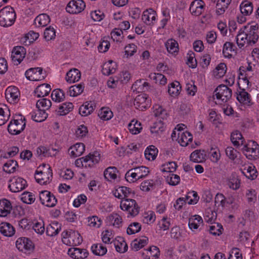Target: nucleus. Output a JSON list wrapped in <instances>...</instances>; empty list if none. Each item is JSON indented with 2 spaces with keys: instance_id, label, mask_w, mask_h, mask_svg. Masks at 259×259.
Segmentation results:
<instances>
[{
  "instance_id": "obj_9",
  "label": "nucleus",
  "mask_w": 259,
  "mask_h": 259,
  "mask_svg": "<svg viewBox=\"0 0 259 259\" xmlns=\"http://www.w3.org/2000/svg\"><path fill=\"white\" fill-rule=\"evenodd\" d=\"M214 93V96H216L217 99L224 103L230 100L232 95L231 89L224 84L219 85L215 90Z\"/></svg>"
},
{
  "instance_id": "obj_12",
  "label": "nucleus",
  "mask_w": 259,
  "mask_h": 259,
  "mask_svg": "<svg viewBox=\"0 0 259 259\" xmlns=\"http://www.w3.org/2000/svg\"><path fill=\"white\" fill-rule=\"evenodd\" d=\"M39 197L41 203L47 207H54L57 202V200L55 196L47 190L40 192Z\"/></svg>"
},
{
  "instance_id": "obj_30",
  "label": "nucleus",
  "mask_w": 259,
  "mask_h": 259,
  "mask_svg": "<svg viewBox=\"0 0 259 259\" xmlns=\"http://www.w3.org/2000/svg\"><path fill=\"white\" fill-rule=\"evenodd\" d=\"M0 232L5 236L11 237L15 234V230L10 223L3 222L0 224Z\"/></svg>"
},
{
  "instance_id": "obj_55",
  "label": "nucleus",
  "mask_w": 259,
  "mask_h": 259,
  "mask_svg": "<svg viewBox=\"0 0 259 259\" xmlns=\"http://www.w3.org/2000/svg\"><path fill=\"white\" fill-rule=\"evenodd\" d=\"M98 116L102 120H108L113 117V114L109 108L103 107L100 110Z\"/></svg>"
},
{
  "instance_id": "obj_23",
  "label": "nucleus",
  "mask_w": 259,
  "mask_h": 259,
  "mask_svg": "<svg viewBox=\"0 0 259 259\" xmlns=\"http://www.w3.org/2000/svg\"><path fill=\"white\" fill-rule=\"evenodd\" d=\"M159 254V249L155 246L149 247L142 253V256L145 259H156L158 257Z\"/></svg>"
},
{
  "instance_id": "obj_64",
  "label": "nucleus",
  "mask_w": 259,
  "mask_h": 259,
  "mask_svg": "<svg viewBox=\"0 0 259 259\" xmlns=\"http://www.w3.org/2000/svg\"><path fill=\"white\" fill-rule=\"evenodd\" d=\"M44 36L47 41L54 39L56 37V31L53 27L51 26L46 28Z\"/></svg>"
},
{
  "instance_id": "obj_46",
  "label": "nucleus",
  "mask_w": 259,
  "mask_h": 259,
  "mask_svg": "<svg viewBox=\"0 0 259 259\" xmlns=\"http://www.w3.org/2000/svg\"><path fill=\"white\" fill-rule=\"evenodd\" d=\"M237 100L244 105H250L251 104V98L249 94L244 90L239 93L237 96Z\"/></svg>"
},
{
  "instance_id": "obj_1",
  "label": "nucleus",
  "mask_w": 259,
  "mask_h": 259,
  "mask_svg": "<svg viewBox=\"0 0 259 259\" xmlns=\"http://www.w3.org/2000/svg\"><path fill=\"white\" fill-rule=\"evenodd\" d=\"M16 15L11 6H6L0 11V25L7 27L12 26L15 21Z\"/></svg>"
},
{
  "instance_id": "obj_11",
  "label": "nucleus",
  "mask_w": 259,
  "mask_h": 259,
  "mask_svg": "<svg viewBox=\"0 0 259 259\" xmlns=\"http://www.w3.org/2000/svg\"><path fill=\"white\" fill-rule=\"evenodd\" d=\"M25 75L26 77L31 81H39L44 79L46 73L43 71L41 67L31 68L26 70Z\"/></svg>"
},
{
  "instance_id": "obj_58",
  "label": "nucleus",
  "mask_w": 259,
  "mask_h": 259,
  "mask_svg": "<svg viewBox=\"0 0 259 259\" xmlns=\"http://www.w3.org/2000/svg\"><path fill=\"white\" fill-rule=\"evenodd\" d=\"M73 108V105L72 103L66 102L62 104L59 107L58 112L60 115H64L68 113Z\"/></svg>"
},
{
  "instance_id": "obj_37",
  "label": "nucleus",
  "mask_w": 259,
  "mask_h": 259,
  "mask_svg": "<svg viewBox=\"0 0 259 259\" xmlns=\"http://www.w3.org/2000/svg\"><path fill=\"white\" fill-rule=\"evenodd\" d=\"M94 107L93 103L87 102L79 107V113L82 116H87L93 112Z\"/></svg>"
},
{
  "instance_id": "obj_3",
  "label": "nucleus",
  "mask_w": 259,
  "mask_h": 259,
  "mask_svg": "<svg viewBox=\"0 0 259 259\" xmlns=\"http://www.w3.org/2000/svg\"><path fill=\"white\" fill-rule=\"evenodd\" d=\"M120 208L123 211L128 212L127 217H135L140 212V207L136 201L133 199H123L121 200L120 204Z\"/></svg>"
},
{
  "instance_id": "obj_8",
  "label": "nucleus",
  "mask_w": 259,
  "mask_h": 259,
  "mask_svg": "<svg viewBox=\"0 0 259 259\" xmlns=\"http://www.w3.org/2000/svg\"><path fill=\"white\" fill-rule=\"evenodd\" d=\"M42 170L35 171V179L36 182L41 185H46L50 183L53 177L52 170L49 165Z\"/></svg>"
},
{
  "instance_id": "obj_39",
  "label": "nucleus",
  "mask_w": 259,
  "mask_h": 259,
  "mask_svg": "<svg viewBox=\"0 0 259 259\" xmlns=\"http://www.w3.org/2000/svg\"><path fill=\"white\" fill-rule=\"evenodd\" d=\"M116 64L113 61L110 60L103 64L102 72L104 75H109L115 73L116 71Z\"/></svg>"
},
{
  "instance_id": "obj_28",
  "label": "nucleus",
  "mask_w": 259,
  "mask_h": 259,
  "mask_svg": "<svg viewBox=\"0 0 259 259\" xmlns=\"http://www.w3.org/2000/svg\"><path fill=\"white\" fill-rule=\"evenodd\" d=\"M12 208L10 201L7 199L0 200V217H6Z\"/></svg>"
},
{
  "instance_id": "obj_53",
  "label": "nucleus",
  "mask_w": 259,
  "mask_h": 259,
  "mask_svg": "<svg viewBox=\"0 0 259 259\" xmlns=\"http://www.w3.org/2000/svg\"><path fill=\"white\" fill-rule=\"evenodd\" d=\"M51 97L53 101L56 102H61L65 99V93L61 89H55L52 92Z\"/></svg>"
},
{
  "instance_id": "obj_41",
  "label": "nucleus",
  "mask_w": 259,
  "mask_h": 259,
  "mask_svg": "<svg viewBox=\"0 0 259 259\" xmlns=\"http://www.w3.org/2000/svg\"><path fill=\"white\" fill-rule=\"evenodd\" d=\"M240 10L244 16L250 15L253 11V5L248 1L242 2L240 5Z\"/></svg>"
},
{
  "instance_id": "obj_6",
  "label": "nucleus",
  "mask_w": 259,
  "mask_h": 259,
  "mask_svg": "<svg viewBox=\"0 0 259 259\" xmlns=\"http://www.w3.org/2000/svg\"><path fill=\"white\" fill-rule=\"evenodd\" d=\"M242 151L249 159L256 160L259 158V145L255 141H249L244 145Z\"/></svg>"
},
{
  "instance_id": "obj_48",
  "label": "nucleus",
  "mask_w": 259,
  "mask_h": 259,
  "mask_svg": "<svg viewBox=\"0 0 259 259\" xmlns=\"http://www.w3.org/2000/svg\"><path fill=\"white\" fill-rule=\"evenodd\" d=\"M231 140L235 146H239L243 144L244 139L241 133L238 131H235L231 134Z\"/></svg>"
},
{
  "instance_id": "obj_7",
  "label": "nucleus",
  "mask_w": 259,
  "mask_h": 259,
  "mask_svg": "<svg viewBox=\"0 0 259 259\" xmlns=\"http://www.w3.org/2000/svg\"><path fill=\"white\" fill-rule=\"evenodd\" d=\"M199 199L197 192L192 191L189 192L185 197L179 198L176 203L174 204V207L176 209L180 210L183 205L188 203L189 204H194L197 203Z\"/></svg>"
},
{
  "instance_id": "obj_31",
  "label": "nucleus",
  "mask_w": 259,
  "mask_h": 259,
  "mask_svg": "<svg viewBox=\"0 0 259 259\" xmlns=\"http://www.w3.org/2000/svg\"><path fill=\"white\" fill-rule=\"evenodd\" d=\"M50 16L46 14L38 15L34 21V25L38 27L46 26L50 22Z\"/></svg>"
},
{
  "instance_id": "obj_10",
  "label": "nucleus",
  "mask_w": 259,
  "mask_h": 259,
  "mask_svg": "<svg viewBox=\"0 0 259 259\" xmlns=\"http://www.w3.org/2000/svg\"><path fill=\"white\" fill-rule=\"evenodd\" d=\"M243 29L248 38V45H252L255 44L258 39V27L257 25L248 24L244 26Z\"/></svg>"
},
{
  "instance_id": "obj_33",
  "label": "nucleus",
  "mask_w": 259,
  "mask_h": 259,
  "mask_svg": "<svg viewBox=\"0 0 259 259\" xmlns=\"http://www.w3.org/2000/svg\"><path fill=\"white\" fill-rule=\"evenodd\" d=\"M155 12L153 9H149L144 11L142 19L147 25H150L155 20Z\"/></svg>"
},
{
  "instance_id": "obj_49",
  "label": "nucleus",
  "mask_w": 259,
  "mask_h": 259,
  "mask_svg": "<svg viewBox=\"0 0 259 259\" xmlns=\"http://www.w3.org/2000/svg\"><path fill=\"white\" fill-rule=\"evenodd\" d=\"M235 45L230 42H226L223 46V54L225 58H231L232 53L235 51Z\"/></svg>"
},
{
  "instance_id": "obj_34",
  "label": "nucleus",
  "mask_w": 259,
  "mask_h": 259,
  "mask_svg": "<svg viewBox=\"0 0 259 259\" xmlns=\"http://www.w3.org/2000/svg\"><path fill=\"white\" fill-rule=\"evenodd\" d=\"M242 173L248 179L254 180L257 177V170L254 165H248L241 169Z\"/></svg>"
},
{
  "instance_id": "obj_18",
  "label": "nucleus",
  "mask_w": 259,
  "mask_h": 259,
  "mask_svg": "<svg viewBox=\"0 0 259 259\" xmlns=\"http://www.w3.org/2000/svg\"><path fill=\"white\" fill-rule=\"evenodd\" d=\"M20 93L18 89L14 86H10L6 90L5 96L10 103L14 104L19 101Z\"/></svg>"
},
{
  "instance_id": "obj_21",
  "label": "nucleus",
  "mask_w": 259,
  "mask_h": 259,
  "mask_svg": "<svg viewBox=\"0 0 259 259\" xmlns=\"http://www.w3.org/2000/svg\"><path fill=\"white\" fill-rule=\"evenodd\" d=\"M204 7V3L202 0H194L190 6V13L194 16H199L203 12Z\"/></svg>"
},
{
  "instance_id": "obj_50",
  "label": "nucleus",
  "mask_w": 259,
  "mask_h": 259,
  "mask_svg": "<svg viewBox=\"0 0 259 259\" xmlns=\"http://www.w3.org/2000/svg\"><path fill=\"white\" fill-rule=\"evenodd\" d=\"M236 42L240 48L243 47L246 42L248 44V38L244 29H241L236 36Z\"/></svg>"
},
{
  "instance_id": "obj_4",
  "label": "nucleus",
  "mask_w": 259,
  "mask_h": 259,
  "mask_svg": "<svg viewBox=\"0 0 259 259\" xmlns=\"http://www.w3.org/2000/svg\"><path fill=\"white\" fill-rule=\"evenodd\" d=\"M100 160V154L96 151L93 153H90L85 157L77 159L75 161V165L77 166L84 167H92L99 163Z\"/></svg>"
},
{
  "instance_id": "obj_44",
  "label": "nucleus",
  "mask_w": 259,
  "mask_h": 259,
  "mask_svg": "<svg viewBox=\"0 0 259 259\" xmlns=\"http://www.w3.org/2000/svg\"><path fill=\"white\" fill-rule=\"evenodd\" d=\"M91 250L94 254L99 256L104 255L107 251L106 247L102 243L94 244L91 247Z\"/></svg>"
},
{
  "instance_id": "obj_2",
  "label": "nucleus",
  "mask_w": 259,
  "mask_h": 259,
  "mask_svg": "<svg viewBox=\"0 0 259 259\" xmlns=\"http://www.w3.org/2000/svg\"><path fill=\"white\" fill-rule=\"evenodd\" d=\"M62 240L67 245L77 246L81 243L82 239L77 231L69 230L62 233Z\"/></svg>"
},
{
  "instance_id": "obj_47",
  "label": "nucleus",
  "mask_w": 259,
  "mask_h": 259,
  "mask_svg": "<svg viewBox=\"0 0 259 259\" xmlns=\"http://www.w3.org/2000/svg\"><path fill=\"white\" fill-rule=\"evenodd\" d=\"M117 168L114 166H110L107 168L104 172V176L105 178L108 181H111L117 178Z\"/></svg>"
},
{
  "instance_id": "obj_62",
  "label": "nucleus",
  "mask_w": 259,
  "mask_h": 259,
  "mask_svg": "<svg viewBox=\"0 0 259 259\" xmlns=\"http://www.w3.org/2000/svg\"><path fill=\"white\" fill-rule=\"evenodd\" d=\"M141 229V225L138 222L131 223L127 228L126 232L128 235L138 233Z\"/></svg>"
},
{
  "instance_id": "obj_5",
  "label": "nucleus",
  "mask_w": 259,
  "mask_h": 259,
  "mask_svg": "<svg viewBox=\"0 0 259 259\" xmlns=\"http://www.w3.org/2000/svg\"><path fill=\"white\" fill-rule=\"evenodd\" d=\"M17 119L11 121L8 126L9 133L13 135L19 134L25 127V119L22 115L17 116Z\"/></svg>"
},
{
  "instance_id": "obj_13",
  "label": "nucleus",
  "mask_w": 259,
  "mask_h": 259,
  "mask_svg": "<svg viewBox=\"0 0 259 259\" xmlns=\"http://www.w3.org/2000/svg\"><path fill=\"white\" fill-rule=\"evenodd\" d=\"M16 246L18 250L25 253L32 251L34 248L31 240L26 237L18 238L16 242Z\"/></svg>"
},
{
  "instance_id": "obj_20",
  "label": "nucleus",
  "mask_w": 259,
  "mask_h": 259,
  "mask_svg": "<svg viewBox=\"0 0 259 259\" xmlns=\"http://www.w3.org/2000/svg\"><path fill=\"white\" fill-rule=\"evenodd\" d=\"M68 254L74 259H84L87 257L89 253L85 249L74 247L68 249Z\"/></svg>"
},
{
  "instance_id": "obj_24",
  "label": "nucleus",
  "mask_w": 259,
  "mask_h": 259,
  "mask_svg": "<svg viewBox=\"0 0 259 259\" xmlns=\"http://www.w3.org/2000/svg\"><path fill=\"white\" fill-rule=\"evenodd\" d=\"M80 77V71L76 68H72L67 72L65 79L67 82L71 83L78 81Z\"/></svg>"
},
{
  "instance_id": "obj_54",
  "label": "nucleus",
  "mask_w": 259,
  "mask_h": 259,
  "mask_svg": "<svg viewBox=\"0 0 259 259\" xmlns=\"http://www.w3.org/2000/svg\"><path fill=\"white\" fill-rule=\"evenodd\" d=\"M227 71V66L224 63H220L213 70V75L217 78H220L224 76Z\"/></svg>"
},
{
  "instance_id": "obj_14",
  "label": "nucleus",
  "mask_w": 259,
  "mask_h": 259,
  "mask_svg": "<svg viewBox=\"0 0 259 259\" xmlns=\"http://www.w3.org/2000/svg\"><path fill=\"white\" fill-rule=\"evenodd\" d=\"M85 5L82 0H72L67 5L66 11L70 14H78L85 8Z\"/></svg>"
},
{
  "instance_id": "obj_45",
  "label": "nucleus",
  "mask_w": 259,
  "mask_h": 259,
  "mask_svg": "<svg viewBox=\"0 0 259 259\" xmlns=\"http://www.w3.org/2000/svg\"><path fill=\"white\" fill-rule=\"evenodd\" d=\"M158 152V149L155 146L150 145L145 151V157L149 160H153L156 158Z\"/></svg>"
},
{
  "instance_id": "obj_36",
  "label": "nucleus",
  "mask_w": 259,
  "mask_h": 259,
  "mask_svg": "<svg viewBox=\"0 0 259 259\" xmlns=\"http://www.w3.org/2000/svg\"><path fill=\"white\" fill-rule=\"evenodd\" d=\"M165 46L167 52L171 54H177L179 52V45L178 42L174 39H169L165 43Z\"/></svg>"
},
{
  "instance_id": "obj_19",
  "label": "nucleus",
  "mask_w": 259,
  "mask_h": 259,
  "mask_svg": "<svg viewBox=\"0 0 259 259\" xmlns=\"http://www.w3.org/2000/svg\"><path fill=\"white\" fill-rule=\"evenodd\" d=\"M113 195L115 197L122 200L123 199H128V197L133 196L134 192L128 187L120 186L114 191Z\"/></svg>"
},
{
  "instance_id": "obj_56",
  "label": "nucleus",
  "mask_w": 259,
  "mask_h": 259,
  "mask_svg": "<svg viewBox=\"0 0 259 259\" xmlns=\"http://www.w3.org/2000/svg\"><path fill=\"white\" fill-rule=\"evenodd\" d=\"M10 116L9 110L4 105L0 107V126L4 125L9 119Z\"/></svg>"
},
{
  "instance_id": "obj_29",
  "label": "nucleus",
  "mask_w": 259,
  "mask_h": 259,
  "mask_svg": "<svg viewBox=\"0 0 259 259\" xmlns=\"http://www.w3.org/2000/svg\"><path fill=\"white\" fill-rule=\"evenodd\" d=\"M51 91L50 85L47 83H44L37 86L34 92L37 97L40 98L48 95Z\"/></svg>"
},
{
  "instance_id": "obj_27",
  "label": "nucleus",
  "mask_w": 259,
  "mask_h": 259,
  "mask_svg": "<svg viewBox=\"0 0 259 259\" xmlns=\"http://www.w3.org/2000/svg\"><path fill=\"white\" fill-rule=\"evenodd\" d=\"M69 151L70 155L73 157H76L82 155L85 151V145L83 143H76L70 147Z\"/></svg>"
},
{
  "instance_id": "obj_25",
  "label": "nucleus",
  "mask_w": 259,
  "mask_h": 259,
  "mask_svg": "<svg viewBox=\"0 0 259 259\" xmlns=\"http://www.w3.org/2000/svg\"><path fill=\"white\" fill-rule=\"evenodd\" d=\"M148 242V238L146 236H143L134 240L131 243V247L133 250L137 251L146 245Z\"/></svg>"
},
{
  "instance_id": "obj_61",
  "label": "nucleus",
  "mask_w": 259,
  "mask_h": 259,
  "mask_svg": "<svg viewBox=\"0 0 259 259\" xmlns=\"http://www.w3.org/2000/svg\"><path fill=\"white\" fill-rule=\"evenodd\" d=\"M164 130L163 123L161 121V119L154 122L150 128L151 133L155 134H159L162 132Z\"/></svg>"
},
{
  "instance_id": "obj_42",
  "label": "nucleus",
  "mask_w": 259,
  "mask_h": 259,
  "mask_svg": "<svg viewBox=\"0 0 259 259\" xmlns=\"http://www.w3.org/2000/svg\"><path fill=\"white\" fill-rule=\"evenodd\" d=\"M205 154L203 150H196L193 152L190 156V160L196 163H200L205 160Z\"/></svg>"
},
{
  "instance_id": "obj_32",
  "label": "nucleus",
  "mask_w": 259,
  "mask_h": 259,
  "mask_svg": "<svg viewBox=\"0 0 259 259\" xmlns=\"http://www.w3.org/2000/svg\"><path fill=\"white\" fill-rule=\"evenodd\" d=\"M107 220L110 225L117 228H120L122 224V217L116 213L110 214L107 218Z\"/></svg>"
},
{
  "instance_id": "obj_22",
  "label": "nucleus",
  "mask_w": 259,
  "mask_h": 259,
  "mask_svg": "<svg viewBox=\"0 0 259 259\" xmlns=\"http://www.w3.org/2000/svg\"><path fill=\"white\" fill-rule=\"evenodd\" d=\"M193 139V136L189 132H181L178 133V138L177 141L181 146H187L189 142H191Z\"/></svg>"
},
{
  "instance_id": "obj_43",
  "label": "nucleus",
  "mask_w": 259,
  "mask_h": 259,
  "mask_svg": "<svg viewBox=\"0 0 259 259\" xmlns=\"http://www.w3.org/2000/svg\"><path fill=\"white\" fill-rule=\"evenodd\" d=\"M116 251L120 253H124L127 250L128 246L122 237H118L114 242Z\"/></svg>"
},
{
  "instance_id": "obj_38",
  "label": "nucleus",
  "mask_w": 259,
  "mask_h": 259,
  "mask_svg": "<svg viewBox=\"0 0 259 259\" xmlns=\"http://www.w3.org/2000/svg\"><path fill=\"white\" fill-rule=\"evenodd\" d=\"M61 230L60 225L56 222H52L46 228V234L49 236L57 235Z\"/></svg>"
},
{
  "instance_id": "obj_17",
  "label": "nucleus",
  "mask_w": 259,
  "mask_h": 259,
  "mask_svg": "<svg viewBox=\"0 0 259 259\" xmlns=\"http://www.w3.org/2000/svg\"><path fill=\"white\" fill-rule=\"evenodd\" d=\"M148 97V95L145 94L138 95L134 102V105L136 108L142 111L147 109L150 104V100Z\"/></svg>"
},
{
  "instance_id": "obj_57",
  "label": "nucleus",
  "mask_w": 259,
  "mask_h": 259,
  "mask_svg": "<svg viewBox=\"0 0 259 259\" xmlns=\"http://www.w3.org/2000/svg\"><path fill=\"white\" fill-rule=\"evenodd\" d=\"M84 86L81 84L74 85L69 88V94L71 97L77 96L82 93Z\"/></svg>"
},
{
  "instance_id": "obj_35",
  "label": "nucleus",
  "mask_w": 259,
  "mask_h": 259,
  "mask_svg": "<svg viewBox=\"0 0 259 259\" xmlns=\"http://www.w3.org/2000/svg\"><path fill=\"white\" fill-rule=\"evenodd\" d=\"M202 223L203 220L202 218L198 215H194L189 218L188 226L191 230L194 231L197 229Z\"/></svg>"
},
{
  "instance_id": "obj_26",
  "label": "nucleus",
  "mask_w": 259,
  "mask_h": 259,
  "mask_svg": "<svg viewBox=\"0 0 259 259\" xmlns=\"http://www.w3.org/2000/svg\"><path fill=\"white\" fill-rule=\"evenodd\" d=\"M241 184V180L238 176L235 173H233L228 178L227 185L228 187L234 190L239 189Z\"/></svg>"
},
{
  "instance_id": "obj_51",
  "label": "nucleus",
  "mask_w": 259,
  "mask_h": 259,
  "mask_svg": "<svg viewBox=\"0 0 259 259\" xmlns=\"http://www.w3.org/2000/svg\"><path fill=\"white\" fill-rule=\"evenodd\" d=\"M18 166V164L16 161L10 159L4 164L3 170L7 173H13Z\"/></svg>"
},
{
  "instance_id": "obj_60",
  "label": "nucleus",
  "mask_w": 259,
  "mask_h": 259,
  "mask_svg": "<svg viewBox=\"0 0 259 259\" xmlns=\"http://www.w3.org/2000/svg\"><path fill=\"white\" fill-rule=\"evenodd\" d=\"M128 128L132 134L136 135L140 133L142 127L140 122L133 120L128 124Z\"/></svg>"
},
{
  "instance_id": "obj_16",
  "label": "nucleus",
  "mask_w": 259,
  "mask_h": 259,
  "mask_svg": "<svg viewBox=\"0 0 259 259\" xmlns=\"http://www.w3.org/2000/svg\"><path fill=\"white\" fill-rule=\"evenodd\" d=\"M26 53V49L24 47H15L13 49L11 55L13 62L16 65L19 64L24 58Z\"/></svg>"
},
{
  "instance_id": "obj_52",
  "label": "nucleus",
  "mask_w": 259,
  "mask_h": 259,
  "mask_svg": "<svg viewBox=\"0 0 259 259\" xmlns=\"http://www.w3.org/2000/svg\"><path fill=\"white\" fill-rule=\"evenodd\" d=\"M32 118L36 122H39L44 121L48 117V113L46 111L38 109L34 114H32Z\"/></svg>"
},
{
  "instance_id": "obj_15",
  "label": "nucleus",
  "mask_w": 259,
  "mask_h": 259,
  "mask_svg": "<svg viewBox=\"0 0 259 259\" xmlns=\"http://www.w3.org/2000/svg\"><path fill=\"white\" fill-rule=\"evenodd\" d=\"M9 188L13 192H19L25 188L27 186L26 180L22 178H13L10 181Z\"/></svg>"
},
{
  "instance_id": "obj_63",
  "label": "nucleus",
  "mask_w": 259,
  "mask_h": 259,
  "mask_svg": "<svg viewBox=\"0 0 259 259\" xmlns=\"http://www.w3.org/2000/svg\"><path fill=\"white\" fill-rule=\"evenodd\" d=\"M21 200L25 203L31 204L34 202L35 197L32 193L26 191L22 194Z\"/></svg>"
},
{
  "instance_id": "obj_59",
  "label": "nucleus",
  "mask_w": 259,
  "mask_h": 259,
  "mask_svg": "<svg viewBox=\"0 0 259 259\" xmlns=\"http://www.w3.org/2000/svg\"><path fill=\"white\" fill-rule=\"evenodd\" d=\"M51 105V101L46 98H41L38 100L36 104L37 109H40L45 111L48 110Z\"/></svg>"
},
{
  "instance_id": "obj_40",
  "label": "nucleus",
  "mask_w": 259,
  "mask_h": 259,
  "mask_svg": "<svg viewBox=\"0 0 259 259\" xmlns=\"http://www.w3.org/2000/svg\"><path fill=\"white\" fill-rule=\"evenodd\" d=\"M181 91V86L179 82L176 81L168 85V93L172 97L178 96Z\"/></svg>"
}]
</instances>
